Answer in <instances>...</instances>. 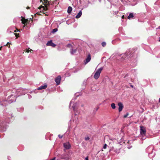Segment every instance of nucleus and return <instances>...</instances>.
<instances>
[{
  "instance_id": "f257e3e1",
  "label": "nucleus",
  "mask_w": 160,
  "mask_h": 160,
  "mask_svg": "<svg viewBox=\"0 0 160 160\" xmlns=\"http://www.w3.org/2000/svg\"><path fill=\"white\" fill-rule=\"evenodd\" d=\"M12 93L8 97L7 100L5 101L6 102H8L9 104L16 101V98L23 95H25L27 93V90L22 88H19L16 89H13L12 90Z\"/></svg>"
},
{
  "instance_id": "f03ea898",
  "label": "nucleus",
  "mask_w": 160,
  "mask_h": 160,
  "mask_svg": "<svg viewBox=\"0 0 160 160\" xmlns=\"http://www.w3.org/2000/svg\"><path fill=\"white\" fill-rule=\"evenodd\" d=\"M44 1V3L43 4L44 5V6L42 7L41 8V10H42L43 13L45 14V15H48L47 14H46V11L48 10L49 5L50 4H52V2L51 3V0H43Z\"/></svg>"
},
{
  "instance_id": "7ed1b4c3",
  "label": "nucleus",
  "mask_w": 160,
  "mask_h": 160,
  "mask_svg": "<svg viewBox=\"0 0 160 160\" xmlns=\"http://www.w3.org/2000/svg\"><path fill=\"white\" fill-rule=\"evenodd\" d=\"M140 137L142 139L145 140L146 138V130L145 128L142 126H140Z\"/></svg>"
},
{
  "instance_id": "20e7f679",
  "label": "nucleus",
  "mask_w": 160,
  "mask_h": 160,
  "mask_svg": "<svg viewBox=\"0 0 160 160\" xmlns=\"http://www.w3.org/2000/svg\"><path fill=\"white\" fill-rule=\"evenodd\" d=\"M103 69V68L101 67L98 69L94 75V78L97 79L100 76V74Z\"/></svg>"
},
{
  "instance_id": "39448f33",
  "label": "nucleus",
  "mask_w": 160,
  "mask_h": 160,
  "mask_svg": "<svg viewBox=\"0 0 160 160\" xmlns=\"http://www.w3.org/2000/svg\"><path fill=\"white\" fill-rule=\"evenodd\" d=\"M21 21L22 24L24 25L23 27H25L26 29L28 28L27 27V24L28 22V19H25L24 18H22L21 19Z\"/></svg>"
},
{
  "instance_id": "423d86ee",
  "label": "nucleus",
  "mask_w": 160,
  "mask_h": 160,
  "mask_svg": "<svg viewBox=\"0 0 160 160\" xmlns=\"http://www.w3.org/2000/svg\"><path fill=\"white\" fill-rule=\"evenodd\" d=\"M72 104V107L73 108V110L74 112H75L76 111V108H77V103H74L72 101V100L70 102V104L69 106V108H70V107L71 106Z\"/></svg>"
},
{
  "instance_id": "0eeeda50",
  "label": "nucleus",
  "mask_w": 160,
  "mask_h": 160,
  "mask_svg": "<svg viewBox=\"0 0 160 160\" xmlns=\"http://www.w3.org/2000/svg\"><path fill=\"white\" fill-rule=\"evenodd\" d=\"M61 78V77L60 75L58 76L57 78H55V81L57 85H58L60 84Z\"/></svg>"
},
{
  "instance_id": "6e6552de",
  "label": "nucleus",
  "mask_w": 160,
  "mask_h": 160,
  "mask_svg": "<svg viewBox=\"0 0 160 160\" xmlns=\"http://www.w3.org/2000/svg\"><path fill=\"white\" fill-rule=\"evenodd\" d=\"M60 158L66 160H68L69 159L68 155L66 154H64L61 155L60 156Z\"/></svg>"
},
{
  "instance_id": "1a4fd4ad",
  "label": "nucleus",
  "mask_w": 160,
  "mask_h": 160,
  "mask_svg": "<svg viewBox=\"0 0 160 160\" xmlns=\"http://www.w3.org/2000/svg\"><path fill=\"white\" fill-rule=\"evenodd\" d=\"M46 45L48 46H51L53 47H54L56 46L55 44L53 43L52 40L48 41L47 42Z\"/></svg>"
},
{
  "instance_id": "9d476101",
  "label": "nucleus",
  "mask_w": 160,
  "mask_h": 160,
  "mask_svg": "<svg viewBox=\"0 0 160 160\" xmlns=\"http://www.w3.org/2000/svg\"><path fill=\"white\" fill-rule=\"evenodd\" d=\"M63 146L64 148L66 149H69L71 147L70 144L68 142H67L66 143H63Z\"/></svg>"
},
{
  "instance_id": "9b49d317",
  "label": "nucleus",
  "mask_w": 160,
  "mask_h": 160,
  "mask_svg": "<svg viewBox=\"0 0 160 160\" xmlns=\"http://www.w3.org/2000/svg\"><path fill=\"white\" fill-rule=\"evenodd\" d=\"M91 56L90 54H88L87 56V57L85 59V60L84 61V63L85 64H86L87 63L89 62L91 60Z\"/></svg>"
},
{
  "instance_id": "f8f14e48",
  "label": "nucleus",
  "mask_w": 160,
  "mask_h": 160,
  "mask_svg": "<svg viewBox=\"0 0 160 160\" xmlns=\"http://www.w3.org/2000/svg\"><path fill=\"white\" fill-rule=\"evenodd\" d=\"M118 106H119V111L120 112L121 111L123 108V105L121 102H119L118 104Z\"/></svg>"
},
{
  "instance_id": "ddd939ff",
  "label": "nucleus",
  "mask_w": 160,
  "mask_h": 160,
  "mask_svg": "<svg viewBox=\"0 0 160 160\" xmlns=\"http://www.w3.org/2000/svg\"><path fill=\"white\" fill-rule=\"evenodd\" d=\"M47 87V85L46 84H45L43 85L42 86L40 87H38L37 88L38 90H41L43 89H46Z\"/></svg>"
},
{
  "instance_id": "4468645a",
  "label": "nucleus",
  "mask_w": 160,
  "mask_h": 160,
  "mask_svg": "<svg viewBox=\"0 0 160 160\" xmlns=\"http://www.w3.org/2000/svg\"><path fill=\"white\" fill-rule=\"evenodd\" d=\"M82 14V12L81 11H80L78 14L76 16V18H78L81 16Z\"/></svg>"
},
{
  "instance_id": "2eb2a0df",
  "label": "nucleus",
  "mask_w": 160,
  "mask_h": 160,
  "mask_svg": "<svg viewBox=\"0 0 160 160\" xmlns=\"http://www.w3.org/2000/svg\"><path fill=\"white\" fill-rule=\"evenodd\" d=\"M72 10V8L71 7L69 6L68 8V11H67L68 12V13H70L71 12Z\"/></svg>"
},
{
  "instance_id": "dca6fc26",
  "label": "nucleus",
  "mask_w": 160,
  "mask_h": 160,
  "mask_svg": "<svg viewBox=\"0 0 160 160\" xmlns=\"http://www.w3.org/2000/svg\"><path fill=\"white\" fill-rule=\"evenodd\" d=\"M76 51H77L76 49H71V51H70V52L72 54H73L75 53L76 52Z\"/></svg>"
},
{
  "instance_id": "f3484780",
  "label": "nucleus",
  "mask_w": 160,
  "mask_h": 160,
  "mask_svg": "<svg viewBox=\"0 0 160 160\" xmlns=\"http://www.w3.org/2000/svg\"><path fill=\"white\" fill-rule=\"evenodd\" d=\"M134 17L133 13H131L129 14V15L128 16V19H130L131 18H132Z\"/></svg>"
},
{
  "instance_id": "a211bd4d",
  "label": "nucleus",
  "mask_w": 160,
  "mask_h": 160,
  "mask_svg": "<svg viewBox=\"0 0 160 160\" xmlns=\"http://www.w3.org/2000/svg\"><path fill=\"white\" fill-rule=\"evenodd\" d=\"M58 30V29L57 28H54L52 30V33H54L57 32Z\"/></svg>"
},
{
  "instance_id": "6ab92c4d",
  "label": "nucleus",
  "mask_w": 160,
  "mask_h": 160,
  "mask_svg": "<svg viewBox=\"0 0 160 160\" xmlns=\"http://www.w3.org/2000/svg\"><path fill=\"white\" fill-rule=\"evenodd\" d=\"M111 106L112 108L113 109H115L116 108L115 105L114 103H112L111 105Z\"/></svg>"
},
{
  "instance_id": "aec40b11",
  "label": "nucleus",
  "mask_w": 160,
  "mask_h": 160,
  "mask_svg": "<svg viewBox=\"0 0 160 160\" xmlns=\"http://www.w3.org/2000/svg\"><path fill=\"white\" fill-rule=\"evenodd\" d=\"M127 54H128V53H127V52H126L125 53L122 54H123V56H122V58L124 57V58H126L127 57Z\"/></svg>"
},
{
  "instance_id": "412c9836",
  "label": "nucleus",
  "mask_w": 160,
  "mask_h": 160,
  "mask_svg": "<svg viewBox=\"0 0 160 160\" xmlns=\"http://www.w3.org/2000/svg\"><path fill=\"white\" fill-rule=\"evenodd\" d=\"M26 52H31V51H32V50L31 49H29V48H28V49H26Z\"/></svg>"
},
{
  "instance_id": "4be33fe9",
  "label": "nucleus",
  "mask_w": 160,
  "mask_h": 160,
  "mask_svg": "<svg viewBox=\"0 0 160 160\" xmlns=\"http://www.w3.org/2000/svg\"><path fill=\"white\" fill-rule=\"evenodd\" d=\"M149 149H151L152 150V148L151 147H148L147 148V151H148Z\"/></svg>"
},
{
  "instance_id": "5701e85b",
  "label": "nucleus",
  "mask_w": 160,
  "mask_h": 160,
  "mask_svg": "<svg viewBox=\"0 0 160 160\" xmlns=\"http://www.w3.org/2000/svg\"><path fill=\"white\" fill-rule=\"evenodd\" d=\"M102 46L103 47H104L106 46V43L105 42H102Z\"/></svg>"
},
{
  "instance_id": "b1692460",
  "label": "nucleus",
  "mask_w": 160,
  "mask_h": 160,
  "mask_svg": "<svg viewBox=\"0 0 160 160\" xmlns=\"http://www.w3.org/2000/svg\"><path fill=\"white\" fill-rule=\"evenodd\" d=\"M90 138L88 137H85V139L86 141H88V140Z\"/></svg>"
},
{
  "instance_id": "393cba45",
  "label": "nucleus",
  "mask_w": 160,
  "mask_h": 160,
  "mask_svg": "<svg viewBox=\"0 0 160 160\" xmlns=\"http://www.w3.org/2000/svg\"><path fill=\"white\" fill-rule=\"evenodd\" d=\"M107 147V145L106 144H104L103 146V148L104 149H105Z\"/></svg>"
},
{
  "instance_id": "a878e982",
  "label": "nucleus",
  "mask_w": 160,
  "mask_h": 160,
  "mask_svg": "<svg viewBox=\"0 0 160 160\" xmlns=\"http://www.w3.org/2000/svg\"><path fill=\"white\" fill-rule=\"evenodd\" d=\"M67 47L69 48L72 47V45L70 44H68L67 45Z\"/></svg>"
},
{
  "instance_id": "bb28decb",
  "label": "nucleus",
  "mask_w": 160,
  "mask_h": 160,
  "mask_svg": "<svg viewBox=\"0 0 160 160\" xmlns=\"http://www.w3.org/2000/svg\"><path fill=\"white\" fill-rule=\"evenodd\" d=\"M128 113H127L126 114L124 115V118H126L128 116Z\"/></svg>"
},
{
  "instance_id": "cd10ccee",
  "label": "nucleus",
  "mask_w": 160,
  "mask_h": 160,
  "mask_svg": "<svg viewBox=\"0 0 160 160\" xmlns=\"http://www.w3.org/2000/svg\"><path fill=\"white\" fill-rule=\"evenodd\" d=\"M58 137L59 138H62V136H61L60 135H58Z\"/></svg>"
},
{
  "instance_id": "c85d7f7f",
  "label": "nucleus",
  "mask_w": 160,
  "mask_h": 160,
  "mask_svg": "<svg viewBox=\"0 0 160 160\" xmlns=\"http://www.w3.org/2000/svg\"><path fill=\"white\" fill-rule=\"evenodd\" d=\"M13 34L15 35V36L16 37V38H18V35L17 34L13 33Z\"/></svg>"
},
{
  "instance_id": "c756f323",
  "label": "nucleus",
  "mask_w": 160,
  "mask_h": 160,
  "mask_svg": "<svg viewBox=\"0 0 160 160\" xmlns=\"http://www.w3.org/2000/svg\"><path fill=\"white\" fill-rule=\"evenodd\" d=\"M85 160H88V157H86L85 158Z\"/></svg>"
},
{
  "instance_id": "7c9ffc66",
  "label": "nucleus",
  "mask_w": 160,
  "mask_h": 160,
  "mask_svg": "<svg viewBox=\"0 0 160 160\" xmlns=\"http://www.w3.org/2000/svg\"><path fill=\"white\" fill-rule=\"evenodd\" d=\"M1 104H2V105L5 106H6V105L5 104H4V103H1Z\"/></svg>"
},
{
  "instance_id": "2f4dec72",
  "label": "nucleus",
  "mask_w": 160,
  "mask_h": 160,
  "mask_svg": "<svg viewBox=\"0 0 160 160\" xmlns=\"http://www.w3.org/2000/svg\"><path fill=\"white\" fill-rule=\"evenodd\" d=\"M10 43H9V42H8V43H7L5 45H6V46H8V44H10Z\"/></svg>"
},
{
  "instance_id": "473e14b6",
  "label": "nucleus",
  "mask_w": 160,
  "mask_h": 160,
  "mask_svg": "<svg viewBox=\"0 0 160 160\" xmlns=\"http://www.w3.org/2000/svg\"><path fill=\"white\" fill-rule=\"evenodd\" d=\"M51 160H55V158H54L52 159H51Z\"/></svg>"
},
{
  "instance_id": "72a5a7b5",
  "label": "nucleus",
  "mask_w": 160,
  "mask_h": 160,
  "mask_svg": "<svg viewBox=\"0 0 160 160\" xmlns=\"http://www.w3.org/2000/svg\"><path fill=\"white\" fill-rule=\"evenodd\" d=\"M124 15H123L122 17V18H124Z\"/></svg>"
},
{
  "instance_id": "f704fd0d",
  "label": "nucleus",
  "mask_w": 160,
  "mask_h": 160,
  "mask_svg": "<svg viewBox=\"0 0 160 160\" xmlns=\"http://www.w3.org/2000/svg\"><path fill=\"white\" fill-rule=\"evenodd\" d=\"M157 29H160V26L158 27V28H157Z\"/></svg>"
},
{
  "instance_id": "c9c22d12",
  "label": "nucleus",
  "mask_w": 160,
  "mask_h": 160,
  "mask_svg": "<svg viewBox=\"0 0 160 160\" xmlns=\"http://www.w3.org/2000/svg\"><path fill=\"white\" fill-rule=\"evenodd\" d=\"M158 102H160V98H159V99Z\"/></svg>"
},
{
  "instance_id": "e433bc0d",
  "label": "nucleus",
  "mask_w": 160,
  "mask_h": 160,
  "mask_svg": "<svg viewBox=\"0 0 160 160\" xmlns=\"http://www.w3.org/2000/svg\"><path fill=\"white\" fill-rule=\"evenodd\" d=\"M2 46H1V47H0V50H1L2 48Z\"/></svg>"
},
{
  "instance_id": "4c0bfd02",
  "label": "nucleus",
  "mask_w": 160,
  "mask_h": 160,
  "mask_svg": "<svg viewBox=\"0 0 160 160\" xmlns=\"http://www.w3.org/2000/svg\"><path fill=\"white\" fill-rule=\"evenodd\" d=\"M131 87H132V88H133V86L132 85H131Z\"/></svg>"
},
{
  "instance_id": "58836bf2",
  "label": "nucleus",
  "mask_w": 160,
  "mask_h": 160,
  "mask_svg": "<svg viewBox=\"0 0 160 160\" xmlns=\"http://www.w3.org/2000/svg\"><path fill=\"white\" fill-rule=\"evenodd\" d=\"M150 155V153H148V155H149H149Z\"/></svg>"
},
{
  "instance_id": "ea45409f",
  "label": "nucleus",
  "mask_w": 160,
  "mask_h": 160,
  "mask_svg": "<svg viewBox=\"0 0 160 160\" xmlns=\"http://www.w3.org/2000/svg\"><path fill=\"white\" fill-rule=\"evenodd\" d=\"M159 41L160 42V37L159 38Z\"/></svg>"
},
{
  "instance_id": "a19ab883",
  "label": "nucleus",
  "mask_w": 160,
  "mask_h": 160,
  "mask_svg": "<svg viewBox=\"0 0 160 160\" xmlns=\"http://www.w3.org/2000/svg\"><path fill=\"white\" fill-rule=\"evenodd\" d=\"M75 114V115H77V114H76V113Z\"/></svg>"
},
{
  "instance_id": "79ce46f5",
  "label": "nucleus",
  "mask_w": 160,
  "mask_h": 160,
  "mask_svg": "<svg viewBox=\"0 0 160 160\" xmlns=\"http://www.w3.org/2000/svg\"><path fill=\"white\" fill-rule=\"evenodd\" d=\"M128 148H129V149H130V148H129L128 147Z\"/></svg>"
},
{
  "instance_id": "37998d69",
  "label": "nucleus",
  "mask_w": 160,
  "mask_h": 160,
  "mask_svg": "<svg viewBox=\"0 0 160 160\" xmlns=\"http://www.w3.org/2000/svg\"><path fill=\"white\" fill-rule=\"evenodd\" d=\"M55 1H57V0H55Z\"/></svg>"
}]
</instances>
